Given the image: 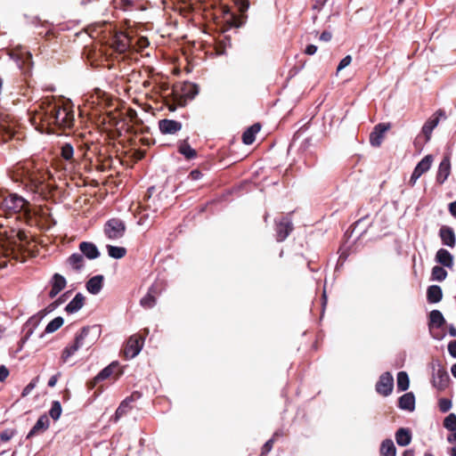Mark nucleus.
Masks as SVG:
<instances>
[{"mask_svg":"<svg viewBox=\"0 0 456 456\" xmlns=\"http://www.w3.org/2000/svg\"><path fill=\"white\" fill-rule=\"evenodd\" d=\"M71 291H67L63 295H61L57 300H55L53 304H51L46 309L43 311V314H46L48 312H51L53 310L56 306L60 305L61 304L64 303L70 294Z\"/></svg>","mask_w":456,"mask_h":456,"instance_id":"obj_47","label":"nucleus"},{"mask_svg":"<svg viewBox=\"0 0 456 456\" xmlns=\"http://www.w3.org/2000/svg\"><path fill=\"white\" fill-rule=\"evenodd\" d=\"M436 261L441 265L452 268L453 265L452 255L444 248H440L436 254Z\"/></svg>","mask_w":456,"mask_h":456,"instance_id":"obj_24","label":"nucleus"},{"mask_svg":"<svg viewBox=\"0 0 456 456\" xmlns=\"http://www.w3.org/2000/svg\"><path fill=\"white\" fill-rule=\"evenodd\" d=\"M409 376L405 371H400L397 374V389L399 391H406L409 388Z\"/></svg>","mask_w":456,"mask_h":456,"instance_id":"obj_36","label":"nucleus"},{"mask_svg":"<svg viewBox=\"0 0 456 456\" xmlns=\"http://www.w3.org/2000/svg\"><path fill=\"white\" fill-rule=\"evenodd\" d=\"M438 404L442 412H447L452 407V402L446 398L440 399Z\"/></svg>","mask_w":456,"mask_h":456,"instance_id":"obj_48","label":"nucleus"},{"mask_svg":"<svg viewBox=\"0 0 456 456\" xmlns=\"http://www.w3.org/2000/svg\"><path fill=\"white\" fill-rule=\"evenodd\" d=\"M261 125L259 123H256L249 126L244 131L242 134V142L243 143L249 145L255 142L256 134L260 131Z\"/></svg>","mask_w":456,"mask_h":456,"instance_id":"obj_27","label":"nucleus"},{"mask_svg":"<svg viewBox=\"0 0 456 456\" xmlns=\"http://www.w3.org/2000/svg\"><path fill=\"white\" fill-rule=\"evenodd\" d=\"M275 236L278 242L285 240L294 230L291 219L289 216H281L275 219Z\"/></svg>","mask_w":456,"mask_h":456,"instance_id":"obj_11","label":"nucleus"},{"mask_svg":"<svg viewBox=\"0 0 456 456\" xmlns=\"http://www.w3.org/2000/svg\"><path fill=\"white\" fill-rule=\"evenodd\" d=\"M144 331L145 335L134 334L128 338L123 349L124 355L126 359H132L135 357L142 350L144 344L145 336L148 334L147 330Z\"/></svg>","mask_w":456,"mask_h":456,"instance_id":"obj_9","label":"nucleus"},{"mask_svg":"<svg viewBox=\"0 0 456 456\" xmlns=\"http://www.w3.org/2000/svg\"><path fill=\"white\" fill-rule=\"evenodd\" d=\"M277 439V433H274L272 436V438H270L262 447V450H261V453L259 456H266L270 452L271 450L273 449V444L275 442V440Z\"/></svg>","mask_w":456,"mask_h":456,"instance_id":"obj_46","label":"nucleus"},{"mask_svg":"<svg viewBox=\"0 0 456 456\" xmlns=\"http://www.w3.org/2000/svg\"><path fill=\"white\" fill-rule=\"evenodd\" d=\"M178 151L187 159H192L197 157V151L190 146L187 140L183 141L179 144Z\"/></svg>","mask_w":456,"mask_h":456,"instance_id":"obj_32","label":"nucleus"},{"mask_svg":"<svg viewBox=\"0 0 456 456\" xmlns=\"http://www.w3.org/2000/svg\"><path fill=\"white\" fill-rule=\"evenodd\" d=\"M103 280L104 278L102 275H95L89 279L86 284L88 292L94 295L98 294L102 289Z\"/></svg>","mask_w":456,"mask_h":456,"instance_id":"obj_26","label":"nucleus"},{"mask_svg":"<svg viewBox=\"0 0 456 456\" xmlns=\"http://www.w3.org/2000/svg\"><path fill=\"white\" fill-rule=\"evenodd\" d=\"M448 351L452 357L456 358V340H452L449 343Z\"/></svg>","mask_w":456,"mask_h":456,"instance_id":"obj_55","label":"nucleus"},{"mask_svg":"<svg viewBox=\"0 0 456 456\" xmlns=\"http://www.w3.org/2000/svg\"><path fill=\"white\" fill-rule=\"evenodd\" d=\"M332 35L329 31H323L320 36V40L323 42H329L331 40Z\"/></svg>","mask_w":456,"mask_h":456,"instance_id":"obj_58","label":"nucleus"},{"mask_svg":"<svg viewBox=\"0 0 456 456\" xmlns=\"http://www.w3.org/2000/svg\"><path fill=\"white\" fill-rule=\"evenodd\" d=\"M164 91L170 89V93L166 95V106L170 111H175L176 108L183 107L188 101L194 99L199 94V87H160Z\"/></svg>","mask_w":456,"mask_h":456,"instance_id":"obj_3","label":"nucleus"},{"mask_svg":"<svg viewBox=\"0 0 456 456\" xmlns=\"http://www.w3.org/2000/svg\"><path fill=\"white\" fill-rule=\"evenodd\" d=\"M66 279L61 274L54 273L51 281L49 297L54 298L66 287Z\"/></svg>","mask_w":456,"mask_h":456,"instance_id":"obj_17","label":"nucleus"},{"mask_svg":"<svg viewBox=\"0 0 456 456\" xmlns=\"http://www.w3.org/2000/svg\"><path fill=\"white\" fill-rule=\"evenodd\" d=\"M79 249L83 254V256H86L88 259H95L100 256V252L93 242L83 241L79 244Z\"/></svg>","mask_w":456,"mask_h":456,"instance_id":"obj_21","label":"nucleus"},{"mask_svg":"<svg viewBox=\"0 0 456 456\" xmlns=\"http://www.w3.org/2000/svg\"><path fill=\"white\" fill-rule=\"evenodd\" d=\"M141 397V394L139 392H134L131 395L127 396L125 400L131 404L132 402L138 400Z\"/></svg>","mask_w":456,"mask_h":456,"instance_id":"obj_56","label":"nucleus"},{"mask_svg":"<svg viewBox=\"0 0 456 456\" xmlns=\"http://www.w3.org/2000/svg\"><path fill=\"white\" fill-rule=\"evenodd\" d=\"M157 299L153 297L151 294L147 293L141 300L140 305L145 308L150 309L152 308L156 305Z\"/></svg>","mask_w":456,"mask_h":456,"instance_id":"obj_44","label":"nucleus"},{"mask_svg":"<svg viewBox=\"0 0 456 456\" xmlns=\"http://www.w3.org/2000/svg\"><path fill=\"white\" fill-rule=\"evenodd\" d=\"M449 211L452 216L456 217V201L449 204Z\"/></svg>","mask_w":456,"mask_h":456,"instance_id":"obj_61","label":"nucleus"},{"mask_svg":"<svg viewBox=\"0 0 456 456\" xmlns=\"http://www.w3.org/2000/svg\"><path fill=\"white\" fill-rule=\"evenodd\" d=\"M398 407L402 410L412 411L415 409V396L412 392L403 395L398 399Z\"/></svg>","mask_w":456,"mask_h":456,"instance_id":"obj_22","label":"nucleus"},{"mask_svg":"<svg viewBox=\"0 0 456 456\" xmlns=\"http://www.w3.org/2000/svg\"><path fill=\"white\" fill-rule=\"evenodd\" d=\"M67 263L72 267L73 270L80 271L85 264L84 256L79 253H74L68 257Z\"/></svg>","mask_w":456,"mask_h":456,"instance_id":"obj_31","label":"nucleus"},{"mask_svg":"<svg viewBox=\"0 0 456 456\" xmlns=\"http://www.w3.org/2000/svg\"><path fill=\"white\" fill-rule=\"evenodd\" d=\"M30 110V125L40 133L61 134L75 125L74 104L63 96H46Z\"/></svg>","mask_w":456,"mask_h":456,"instance_id":"obj_1","label":"nucleus"},{"mask_svg":"<svg viewBox=\"0 0 456 456\" xmlns=\"http://www.w3.org/2000/svg\"><path fill=\"white\" fill-rule=\"evenodd\" d=\"M394 387V379L390 372H384L376 384V391L383 395H389Z\"/></svg>","mask_w":456,"mask_h":456,"instance_id":"obj_13","label":"nucleus"},{"mask_svg":"<svg viewBox=\"0 0 456 456\" xmlns=\"http://www.w3.org/2000/svg\"><path fill=\"white\" fill-rule=\"evenodd\" d=\"M96 328L84 327L81 329L80 332L76 335L73 343L63 349L61 355L62 362H67L78 349L83 347L89 348L94 344V339H87L90 331Z\"/></svg>","mask_w":456,"mask_h":456,"instance_id":"obj_5","label":"nucleus"},{"mask_svg":"<svg viewBox=\"0 0 456 456\" xmlns=\"http://www.w3.org/2000/svg\"><path fill=\"white\" fill-rule=\"evenodd\" d=\"M441 117L445 118V112L443 110H438L423 125V126H422V133L425 135V142H426L430 140L432 131L438 125Z\"/></svg>","mask_w":456,"mask_h":456,"instance_id":"obj_15","label":"nucleus"},{"mask_svg":"<svg viewBox=\"0 0 456 456\" xmlns=\"http://www.w3.org/2000/svg\"><path fill=\"white\" fill-rule=\"evenodd\" d=\"M164 289V282L162 281H157L149 288L147 293L151 294L153 297L157 299V297L162 293Z\"/></svg>","mask_w":456,"mask_h":456,"instance_id":"obj_41","label":"nucleus"},{"mask_svg":"<svg viewBox=\"0 0 456 456\" xmlns=\"http://www.w3.org/2000/svg\"><path fill=\"white\" fill-rule=\"evenodd\" d=\"M443 291L437 285H431L427 289V299L429 303L435 304L442 300Z\"/></svg>","mask_w":456,"mask_h":456,"instance_id":"obj_28","label":"nucleus"},{"mask_svg":"<svg viewBox=\"0 0 456 456\" xmlns=\"http://www.w3.org/2000/svg\"><path fill=\"white\" fill-rule=\"evenodd\" d=\"M449 381V374L444 366L438 364L437 369L433 366L432 384L435 387L441 391L444 390L448 387Z\"/></svg>","mask_w":456,"mask_h":456,"instance_id":"obj_12","label":"nucleus"},{"mask_svg":"<svg viewBox=\"0 0 456 456\" xmlns=\"http://www.w3.org/2000/svg\"><path fill=\"white\" fill-rule=\"evenodd\" d=\"M317 51V46L314 45H309L306 46L305 50V53L308 55H313L316 53Z\"/></svg>","mask_w":456,"mask_h":456,"instance_id":"obj_59","label":"nucleus"},{"mask_svg":"<svg viewBox=\"0 0 456 456\" xmlns=\"http://www.w3.org/2000/svg\"><path fill=\"white\" fill-rule=\"evenodd\" d=\"M49 418L44 414L42 415L37 421V423L34 425L32 429H30V436L34 435L40 434L46 430L49 427Z\"/></svg>","mask_w":456,"mask_h":456,"instance_id":"obj_30","label":"nucleus"},{"mask_svg":"<svg viewBox=\"0 0 456 456\" xmlns=\"http://www.w3.org/2000/svg\"><path fill=\"white\" fill-rule=\"evenodd\" d=\"M444 427L450 431H454L456 429V415L454 413H450L444 419Z\"/></svg>","mask_w":456,"mask_h":456,"instance_id":"obj_45","label":"nucleus"},{"mask_svg":"<svg viewBox=\"0 0 456 456\" xmlns=\"http://www.w3.org/2000/svg\"><path fill=\"white\" fill-rule=\"evenodd\" d=\"M86 102L92 109L100 111L104 109L113 108V110L106 112L102 118V123L115 127L118 135H121V130H125L128 134H135L134 126H140L143 124L135 110L128 108L126 114L122 113L120 108L123 106V102L100 87L93 89V93L86 99Z\"/></svg>","mask_w":456,"mask_h":456,"instance_id":"obj_2","label":"nucleus"},{"mask_svg":"<svg viewBox=\"0 0 456 456\" xmlns=\"http://www.w3.org/2000/svg\"><path fill=\"white\" fill-rule=\"evenodd\" d=\"M56 382H57V375H53L48 380V386L53 387L56 385Z\"/></svg>","mask_w":456,"mask_h":456,"instance_id":"obj_62","label":"nucleus"},{"mask_svg":"<svg viewBox=\"0 0 456 456\" xmlns=\"http://www.w3.org/2000/svg\"><path fill=\"white\" fill-rule=\"evenodd\" d=\"M49 176L48 166L45 160L37 161L30 157V191L37 190L38 185L43 184Z\"/></svg>","mask_w":456,"mask_h":456,"instance_id":"obj_7","label":"nucleus"},{"mask_svg":"<svg viewBox=\"0 0 456 456\" xmlns=\"http://www.w3.org/2000/svg\"><path fill=\"white\" fill-rule=\"evenodd\" d=\"M159 129L163 134H175L182 129V123L176 120L163 118L159 120Z\"/></svg>","mask_w":456,"mask_h":456,"instance_id":"obj_16","label":"nucleus"},{"mask_svg":"<svg viewBox=\"0 0 456 456\" xmlns=\"http://www.w3.org/2000/svg\"><path fill=\"white\" fill-rule=\"evenodd\" d=\"M449 334L452 337H456V328L453 327L452 325H451L450 328H449Z\"/></svg>","mask_w":456,"mask_h":456,"instance_id":"obj_63","label":"nucleus"},{"mask_svg":"<svg viewBox=\"0 0 456 456\" xmlns=\"http://www.w3.org/2000/svg\"><path fill=\"white\" fill-rule=\"evenodd\" d=\"M61 156L67 161H72L74 156V149L73 146L69 143H63L61 147Z\"/></svg>","mask_w":456,"mask_h":456,"instance_id":"obj_39","label":"nucleus"},{"mask_svg":"<svg viewBox=\"0 0 456 456\" xmlns=\"http://www.w3.org/2000/svg\"><path fill=\"white\" fill-rule=\"evenodd\" d=\"M396 448L394 442L391 439H386L381 443L380 445V455L381 456H395Z\"/></svg>","mask_w":456,"mask_h":456,"instance_id":"obj_33","label":"nucleus"},{"mask_svg":"<svg viewBox=\"0 0 456 456\" xmlns=\"http://www.w3.org/2000/svg\"><path fill=\"white\" fill-rule=\"evenodd\" d=\"M451 173V162L449 157H444L439 164L436 174V183L443 184Z\"/></svg>","mask_w":456,"mask_h":456,"instance_id":"obj_19","label":"nucleus"},{"mask_svg":"<svg viewBox=\"0 0 456 456\" xmlns=\"http://www.w3.org/2000/svg\"><path fill=\"white\" fill-rule=\"evenodd\" d=\"M130 44V38L126 34L118 33L113 38L112 47L118 53H123L129 49Z\"/></svg>","mask_w":456,"mask_h":456,"instance_id":"obj_18","label":"nucleus"},{"mask_svg":"<svg viewBox=\"0 0 456 456\" xmlns=\"http://www.w3.org/2000/svg\"><path fill=\"white\" fill-rule=\"evenodd\" d=\"M131 409V404H129L126 400H123L115 412V420H118L121 417L126 415Z\"/></svg>","mask_w":456,"mask_h":456,"instance_id":"obj_42","label":"nucleus"},{"mask_svg":"<svg viewBox=\"0 0 456 456\" xmlns=\"http://www.w3.org/2000/svg\"><path fill=\"white\" fill-rule=\"evenodd\" d=\"M64 323L62 317L58 316L52 320L45 329V333H53L59 330Z\"/></svg>","mask_w":456,"mask_h":456,"instance_id":"obj_38","label":"nucleus"},{"mask_svg":"<svg viewBox=\"0 0 456 456\" xmlns=\"http://www.w3.org/2000/svg\"><path fill=\"white\" fill-rule=\"evenodd\" d=\"M431 277L434 281H443L447 277V272L444 269L443 266L435 265L432 268Z\"/></svg>","mask_w":456,"mask_h":456,"instance_id":"obj_37","label":"nucleus"},{"mask_svg":"<svg viewBox=\"0 0 456 456\" xmlns=\"http://www.w3.org/2000/svg\"><path fill=\"white\" fill-rule=\"evenodd\" d=\"M86 297L82 293H77L75 297L66 305L65 311L68 314H74L79 311L85 305Z\"/></svg>","mask_w":456,"mask_h":456,"instance_id":"obj_25","label":"nucleus"},{"mask_svg":"<svg viewBox=\"0 0 456 456\" xmlns=\"http://www.w3.org/2000/svg\"><path fill=\"white\" fill-rule=\"evenodd\" d=\"M391 128L390 123L376 125L370 134V142L373 147H379L383 142L386 132Z\"/></svg>","mask_w":456,"mask_h":456,"instance_id":"obj_14","label":"nucleus"},{"mask_svg":"<svg viewBox=\"0 0 456 456\" xmlns=\"http://www.w3.org/2000/svg\"><path fill=\"white\" fill-rule=\"evenodd\" d=\"M420 176H421V175H420V174H418V172H416L415 170H413V172H412V174H411V178H410V180H409V184H410L411 186H413V185L416 183L417 180H418Z\"/></svg>","mask_w":456,"mask_h":456,"instance_id":"obj_57","label":"nucleus"},{"mask_svg":"<svg viewBox=\"0 0 456 456\" xmlns=\"http://www.w3.org/2000/svg\"><path fill=\"white\" fill-rule=\"evenodd\" d=\"M351 61H352V57H351V55H346V57H344V58L340 61V62H339V64H338V68H337V71L338 72V71H340L341 69H345L346 67L349 66V65H350V63H351Z\"/></svg>","mask_w":456,"mask_h":456,"instance_id":"obj_50","label":"nucleus"},{"mask_svg":"<svg viewBox=\"0 0 456 456\" xmlns=\"http://www.w3.org/2000/svg\"><path fill=\"white\" fill-rule=\"evenodd\" d=\"M428 328L431 331L434 328H441L445 324V319L439 310H432L428 316Z\"/></svg>","mask_w":456,"mask_h":456,"instance_id":"obj_23","label":"nucleus"},{"mask_svg":"<svg viewBox=\"0 0 456 456\" xmlns=\"http://www.w3.org/2000/svg\"><path fill=\"white\" fill-rule=\"evenodd\" d=\"M439 235L444 245L454 248L456 244L455 233L452 228L449 226H442Z\"/></svg>","mask_w":456,"mask_h":456,"instance_id":"obj_20","label":"nucleus"},{"mask_svg":"<svg viewBox=\"0 0 456 456\" xmlns=\"http://www.w3.org/2000/svg\"><path fill=\"white\" fill-rule=\"evenodd\" d=\"M0 208L8 216L21 212L23 217L27 218L28 215V209L26 206L25 200L16 194H10L5 198L1 199Z\"/></svg>","mask_w":456,"mask_h":456,"instance_id":"obj_6","label":"nucleus"},{"mask_svg":"<svg viewBox=\"0 0 456 456\" xmlns=\"http://www.w3.org/2000/svg\"><path fill=\"white\" fill-rule=\"evenodd\" d=\"M9 376V370L4 365L0 366V382L4 381Z\"/></svg>","mask_w":456,"mask_h":456,"instance_id":"obj_54","label":"nucleus"},{"mask_svg":"<svg viewBox=\"0 0 456 456\" xmlns=\"http://www.w3.org/2000/svg\"><path fill=\"white\" fill-rule=\"evenodd\" d=\"M15 174H16V176L17 177H20L22 179H27L28 177V171L24 168L23 166H20V165H17L15 167V170H14Z\"/></svg>","mask_w":456,"mask_h":456,"instance_id":"obj_49","label":"nucleus"},{"mask_svg":"<svg viewBox=\"0 0 456 456\" xmlns=\"http://www.w3.org/2000/svg\"><path fill=\"white\" fill-rule=\"evenodd\" d=\"M122 374V370L119 369V364L117 362H111L110 365L102 370L94 379L87 381L86 387L89 390L94 389L97 384L101 381L105 380L111 376L119 377Z\"/></svg>","mask_w":456,"mask_h":456,"instance_id":"obj_8","label":"nucleus"},{"mask_svg":"<svg viewBox=\"0 0 456 456\" xmlns=\"http://www.w3.org/2000/svg\"><path fill=\"white\" fill-rule=\"evenodd\" d=\"M451 371L453 377L456 378V363L452 366Z\"/></svg>","mask_w":456,"mask_h":456,"instance_id":"obj_64","label":"nucleus"},{"mask_svg":"<svg viewBox=\"0 0 456 456\" xmlns=\"http://www.w3.org/2000/svg\"><path fill=\"white\" fill-rule=\"evenodd\" d=\"M13 436V431L12 430H4L0 434V438L4 442L9 441Z\"/></svg>","mask_w":456,"mask_h":456,"instance_id":"obj_53","label":"nucleus"},{"mask_svg":"<svg viewBox=\"0 0 456 456\" xmlns=\"http://www.w3.org/2000/svg\"><path fill=\"white\" fill-rule=\"evenodd\" d=\"M202 176H203V174L200 170L193 169L190 172L188 178L192 181H196V180L200 179Z\"/></svg>","mask_w":456,"mask_h":456,"instance_id":"obj_52","label":"nucleus"},{"mask_svg":"<svg viewBox=\"0 0 456 456\" xmlns=\"http://www.w3.org/2000/svg\"><path fill=\"white\" fill-rule=\"evenodd\" d=\"M61 414V405L59 401H53L49 411V415L53 420H57Z\"/></svg>","mask_w":456,"mask_h":456,"instance_id":"obj_43","label":"nucleus"},{"mask_svg":"<svg viewBox=\"0 0 456 456\" xmlns=\"http://www.w3.org/2000/svg\"><path fill=\"white\" fill-rule=\"evenodd\" d=\"M107 250L109 256L115 259L123 258L126 255V248L124 247L107 245Z\"/></svg>","mask_w":456,"mask_h":456,"instance_id":"obj_35","label":"nucleus"},{"mask_svg":"<svg viewBox=\"0 0 456 456\" xmlns=\"http://www.w3.org/2000/svg\"><path fill=\"white\" fill-rule=\"evenodd\" d=\"M367 222L365 227L363 228L362 232H366V229L367 227L370 224V222L369 221V216H366L361 219H359L358 221H356L354 224V230L358 228L360 225H362L363 223Z\"/></svg>","mask_w":456,"mask_h":456,"instance_id":"obj_51","label":"nucleus"},{"mask_svg":"<svg viewBox=\"0 0 456 456\" xmlns=\"http://www.w3.org/2000/svg\"><path fill=\"white\" fill-rule=\"evenodd\" d=\"M28 243L26 232L19 230L15 237H13L12 241L6 246V256H12V259L20 261V263L26 262L28 256L27 248Z\"/></svg>","mask_w":456,"mask_h":456,"instance_id":"obj_4","label":"nucleus"},{"mask_svg":"<svg viewBox=\"0 0 456 456\" xmlns=\"http://www.w3.org/2000/svg\"><path fill=\"white\" fill-rule=\"evenodd\" d=\"M433 162V157L431 155L425 156L415 167L414 170L421 175L429 170Z\"/></svg>","mask_w":456,"mask_h":456,"instance_id":"obj_34","label":"nucleus"},{"mask_svg":"<svg viewBox=\"0 0 456 456\" xmlns=\"http://www.w3.org/2000/svg\"><path fill=\"white\" fill-rule=\"evenodd\" d=\"M0 134H6L11 138L14 134V126L8 120L0 118Z\"/></svg>","mask_w":456,"mask_h":456,"instance_id":"obj_40","label":"nucleus"},{"mask_svg":"<svg viewBox=\"0 0 456 456\" xmlns=\"http://www.w3.org/2000/svg\"><path fill=\"white\" fill-rule=\"evenodd\" d=\"M395 440L398 445L406 446L411 441V433L408 428H401L395 433Z\"/></svg>","mask_w":456,"mask_h":456,"instance_id":"obj_29","label":"nucleus"},{"mask_svg":"<svg viewBox=\"0 0 456 456\" xmlns=\"http://www.w3.org/2000/svg\"><path fill=\"white\" fill-rule=\"evenodd\" d=\"M145 156V151H141V150H135L134 152V155L133 157L136 159V160H141L142 159H143Z\"/></svg>","mask_w":456,"mask_h":456,"instance_id":"obj_60","label":"nucleus"},{"mask_svg":"<svg viewBox=\"0 0 456 456\" xmlns=\"http://www.w3.org/2000/svg\"><path fill=\"white\" fill-rule=\"evenodd\" d=\"M125 232L126 224L118 218H111L104 225V233L110 240H118L122 238Z\"/></svg>","mask_w":456,"mask_h":456,"instance_id":"obj_10","label":"nucleus"}]
</instances>
